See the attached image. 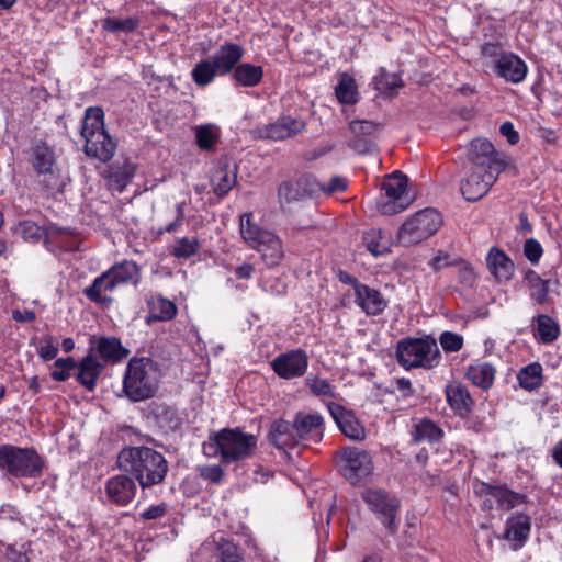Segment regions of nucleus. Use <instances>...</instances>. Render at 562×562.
Listing matches in <instances>:
<instances>
[{
    "instance_id": "obj_1",
    "label": "nucleus",
    "mask_w": 562,
    "mask_h": 562,
    "mask_svg": "<svg viewBox=\"0 0 562 562\" xmlns=\"http://www.w3.org/2000/svg\"><path fill=\"white\" fill-rule=\"evenodd\" d=\"M117 465L137 481L142 490L161 484L169 469L162 453L145 446L123 448L117 456Z\"/></svg>"
},
{
    "instance_id": "obj_2",
    "label": "nucleus",
    "mask_w": 562,
    "mask_h": 562,
    "mask_svg": "<svg viewBox=\"0 0 562 562\" xmlns=\"http://www.w3.org/2000/svg\"><path fill=\"white\" fill-rule=\"evenodd\" d=\"M258 447V438L241 428H224L215 431L203 443V451L209 457H220L225 464L252 457Z\"/></svg>"
},
{
    "instance_id": "obj_3",
    "label": "nucleus",
    "mask_w": 562,
    "mask_h": 562,
    "mask_svg": "<svg viewBox=\"0 0 562 562\" xmlns=\"http://www.w3.org/2000/svg\"><path fill=\"white\" fill-rule=\"evenodd\" d=\"M245 49L237 43H224L206 59L200 60L191 70L193 82L206 87L220 76L233 74L243 59Z\"/></svg>"
},
{
    "instance_id": "obj_4",
    "label": "nucleus",
    "mask_w": 562,
    "mask_h": 562,
    "mask_svg": "<svg viewBox=\"0 0 562 562\" xmlns=\"http://www.w3.org/2000/svg\"><path fill=\"white\" fill-rule=\"evenodd\" d=\"M395 357L397 363L405 370L416 368L429 370L437 367L441 360L437 341L429 336L400 340Z\"/></svg>"
},
{
    "instance_id": "obj_5",
    "label": "nucleus",
    "mask_w": 562,
    "mask_h": 562,
    "mask_svg": "<svg viewBox=\"0 0 562 562\" xmlns=\"http://www.w3.org/2000/svg\"><path fill=\"white\" fill-rule=\"evenodd\" d=\"M157 390L155 368L150 359L132 358L123 376V392L133 402L153 397Z\"/></svg>"
},
{
    "instance_id": "obj_6",
    "label": "nucleus",
    "mask_w": 562,
    "mask_h": 562,
    "mask_svg": "<svg viewBox=\"0 0 562 562\" xmlns=\"http://www.w3.org/2000/svg\"><path fill=\"white\" fill-rule=\"evenodd\" d=\"M44 467L43 459L34 449L13 446L0 447V469L16 477H37Z\"/></svg>"
},
{
    "instance_id": "obj_7",
    "label": "nucleus",
    "mask_w": 562,
    "mask_h": 562,
    "mask_svg": "<svg viewBox=\"0 0 562 562\" xmlns=\"http://www.w3.org/2000/svg\"><path fill=\"white\" fill-rule=\"evenodd\" d=\"M440 225L441 216L436 210H422L407 218L398 228V241L404 246L416 245L432 236Z\"/></svg>"
},
{
    "instance_id": "obj_8",
    "label": "nucleus",
    "mask_w": 562,
    "mask_h": 562,
    "mask_svg": "<svg viewBox=\"0 0 562 562\" xmlns=\"http://www.w3.org/2000/svg\"><path fill=\"white\" fill-rule=\"evenodd\" d=\"M407 177L401 171L393 172L383 181L384 193L376 201L381 214L394 215L408 207L413 196L407 192Z\"/></svg>"
},
{
    "instance_id": "obj_9",
    "label": "nucleus",
    "mask_w": 562,
    "mask_h": 562,
    "mask_svg": "<svg viewBox=\"0 0 562 562\" xmlns=\"http://www.w3.org/2000/svg\"><path fill=\"white\" fill-rule=\"evenodd\" d=\"M361 498L375 517L385 526L391 535L398 530L400 499L381 488H368L361 493Z\"/></svg>"
},
{
    "instance_id": "obj_10",
    "label": "nucleus",
    "mask_w": 562,
    "mask_h": 562,
    "mask_svg": "<svg viewBox=\"0 0 562 562\" xmlns=\"http://www.w3.org/2000/svg\"><path fill=\"white\" fill-rule=\"evenodd\" d=\"M341 475L351 484L368 477L373 471V461L369 452L356 447H345L337 462Z\"/></svg>"
},
{
    "instance_id": "obj_11",
    "label": "nucleus",
    "mask_w": 562,
    "mask_h": 562,
    "mask_svg": "<svg viewBox=\"0 0 562 562\" xmlns=\"http://www.w3.org/2000/svg\"><path fill=\"white\" fill-rule=\"evenodd\" d=\"M467 159L471 165L470 168L476 170L503 172L508 166L507 156L497 151L486 138H475L470 143Z\"/></svg>"
},
{
    "instance_id": "obj_12",
    "label": "nucleus",
    "mask_w": 562,
    "mask_h": 562,
    "mask_svg": "<svg viewBox=\"0 0 562 562\" xmlns=\"http://www.w3.org/2000/svg\"><path fill=\"white\" fill-rule=\"evenodd\" d=\"M479 493L484 496L483 508L491 509L496 504L497 508L509 510L527 503V496L516 493L505 485H492L482 482Z\"/></svg>"
},
{
    "instance_id": "obj_13",
    "label": "nucleus",
    "mask_w": 562,
    "mask_h": 562,
    "mask_svg": "<svg viewBox=\"0 0 562 562\" xmlns=\"http://www.w3.org/2000/svg\"><path fill=\"white\" fill-rule=\"evenodd\" d=\"M273 372L283 380L303 376L308 368V356L303 349L289 350L271 361Z\"/></svg>"
},
{
    "instance_id": "obj_14",
    "label": "nucleus",
    "mask_w": 562,
    "mask_h": 562,
    "mask_svg": "<svg viewBox=\"0 0 562 562\" xmlns=\"http://www.w3.org/2000/svg\"><path fill=\"white\" fill-rule=\"evenodd\" d=\"M501 173L486 169L476 170L475 168H470L468 176L460 184L462 195L468 201L482 199L497 181Z\"/></svg>"
},
{
    "instance_id": "obj_15",
    "label": "nucleus",
    "mask_w": 562,
    "mask_h": 562,
    "mask_svg": "<svg viewBox=\"0 0 562 562\" xmlns=\"http://www.w3.org/2000/svg\"><path fill=\"white\" fill-rule=\"evenodd\" d=\"M305 122L291 115L280 116L277 121L258 126L256 132L262 139L283 140L305 130Z\"/></svg>"
},
{
    "instance_id": "obj_16",
    "label": "nucleus",
    "mask_w": 562,
    "mask_h": 562,
    "mask_svg": "<svg viewBox=\"0 0 562 562\" xmlns=\"http://www.w3.org/2000/svg\"><path fill=\"white\" fill-rule=\"evenodd\" d=\"M136 491L134 479L126 473L110 477L105 484L108 499L117 506L128 505L135 497Z\"/></svg>"
},
{
    "instance_id": "obj_17",
    "label": "nucleus",
    "mask_w": 562,
    "mask_h": 562,
    "mask_svg": "<svg viewBox=\"0 0 562 562\" xmlns=\"http://www.w3.org/2000/svg\"><path fill=\"white\" fill-rule=\"evenodd\" d=\"M136 173V165L127 157L114 160L103 172L111 190L123 192Z\"/></svg>"
},
{
    "instance_id": "obj_18",
    "label": "nucleus",
    "mask_w": 562,
    "mask_h": 562,
    "mask_svg": "<svg viewBox=\"0 0 562 562\" xmlns=\"http://www.w3.org/2000/svg\"><path fill=\"white\" fill-rule=\"evenodd\" d=\"M327 407L338 428L346 437L357 441L366 438L364 427L359 423L351 411L334 402L328 403Z\"/></svg>"
},
{
    "instance_id": "obj_19",
    "label": "nucleus",
    "mask_w": 562,
    "mask_h": 562,
    "mask_svg": "<svg viewBox=\"0 0 562 562\" xmlns=\"http://www.w3.org/2000/svg\"><path fill=\"white\" fill-rule=\"evenodd\" d=\"M353 137L348 146L359 154L370 153L374 149L373 138L379 130V124L367 120H355L349 124Z\"/></svg>"
},
{
    "instance_id": "obj_20",
    "label": "nucleus",
    "mask_w": 562,
    "mask_h": 562,
    "mask_svg": "<svg viewBox=\"0 0 562 562\" xmlns=\"http://www.w3.org/2000/svg\"><path fill=\"white\" fill-rule=\"evenodd\" d=\"M295 436L301 441L319 442L324 435V418L321 414L299 412L294 416Z\"/></svg>"
},
{
    "instance_id": "obj_21",
    "label": "nucleus",
    "mask_w": 562,
    "mask_h": 562,
    "mask_svg": "<svg viewBox=\"0 0 562 562\" xmlns=\"http://www.w3.org/2000/svg\"><path fill=\"white\" fill-rule=\"evenodd\" d=\"M89 342V352L99 356L104 362H119L128 353V350L122 346L120 339L116 337L92 336Z\"/></svg>"
},
{
    "instance_id": "obj_22",
    "label": "nucleus",
    "mask_w": 562,
    "mask_h": 562,
    "mask_svg": "<svg viewBox=\"0 0 562 562\" xmlns=\"http://www.w3.org/2000/svg\"><path fill=\"white\" fill-rule=\"evenodd\" d=\"M355 295L356 304L368 315L378 316L387 307V300L383 294L367 284L357 285Z\"/></svg>"
},
{
    "instance_id": "obj_23",
    "label": "nucleus",
    "mask_w": 562,
    "mask_h": 562,
    "mask_svg": "<svg viewBox=\"0 0 562 562\" xmlns=\"http://www.w3.org/2000/svg\"><path fill=\"white\" fill-rule=\"evenodd\" d=\"M85 153L91 158H95L102 162L110 161L116 150V142L105 132H98L91 134L90 137L85 139Z\"/></svg>"
},
{
    "instance_id": "obj_24",
    "label": "nucleus",
    "mask_w": 562,
    "mask_h": 562,
    "mask_svg": "<svg viewBox=\"0 0 562 562\" xmlns=\"http://www.w3.org/2000/svg\"><path fill=\"white\" fill-rule=\"evenodd\" d=\"M531 530L530 516L526 513H519L512 515L505 522L504 539L513 542V549H520L527 539Z\"/></svg>"
},
{
    "instance_id": "obj_25",
    "label": "nucleus",
    "mask_w": 562,
    "mask_h": 562,
    "mask_svg": "<svg viewBox=\"0 0 562 562\" xmlns=\"http://www.w3.org/2000/svg\"><path fill=\"white\" fill-rule=\"evenodd\" d=\"M526 63L513 53L503 54L495 64V72L512 83L521 82L527 75Z\"/></svg>"
},
{
    "instance_id": "obj_26",
    "label": "nucleus",
    "mask_w": 562,
    "mask_h": 562,
    "mask_svg": "<svg viewBox=\"0 0 562 562\" xmlns=\"http://www.w3.org/2000/svg\"><path fill=\"white\" fill-rule=\"evenodd\" d=\"M239 233L243 241L252 250L258 248L260 244H265L266 239L274 234V232L254 222L252 213H243L239 216Z\"/></svg>"
},
{
    "instance_id": "obj_27",
    "label": "nucleus",
    "mask_w": 562,
    "mask_h": 562,
    "mask_svg": "<svg viewBox=\"0 0 562 562\" xmlns=\"http://www.w3.org/2000/svg\"><path fill=\"white\" fill-rule=\"evenodd\" d=\"M103 368L104 364L98 360V357L94 353L89 352L79 363H77L78 372L76 374V379L88 391H93Z\"/></svg>"
},
{
    "instance_id": "obj_28",
    "label": "nucleus",
    "mask_w": 562,
    "mask_h": 562,
    "mask_svg": "<svg viewBox=\"0 0 562 562\" xmlns=\"http://www.w3.org/2000/svg\"><path fill=\"white\" fill-rule=\"evenodd\" d=\"M446 398L453 412L460 417L468 416L474 405L469 390L461 383L448 384L446 386Z\"/></svg>"
},
{
    "instance_id": "obj_29",
    "label": "nucleus",
    "mask_w": 562,
    "mask_h": 562,
    "mask_svg": "<svg viewBox=\"0 0 562 562\" xmlns=\"http://www.w3.org/2000/svg\"><path fill=\"white\" fill-rule=\"evenodd\" d=\"M295 432L296 428L294 427V422L290 423L284 419H279L271 425L269 439L276 448L285 451L288 448H293L300 443Z\"/></svg>"
},
{
    "instance_id": "obj_30",
    "label": "nucleus",
    "mask_w": 562,
    "mask_h": 562,
    "mask_svg": "<svg viewBox=\"0 0 562 562\" xmlns=\"http://www.w3.org/2000/svg\"><path fill=\"white\" fill-rule=\"evenodd\" d=\"M114 289L115 285L113 280L108 274V271H104L97 277L89 286L83 289V294L91 302L100 306H109L113 300L105 293L112 292Z\"/></svg>"
},
{
    "instance_id": "obj_31",
    "label": "nucleus",
    "mask_w": 562,
    "mask_h": 562,
    "mask_svg": "<svg viewBox=\"0 0 562 562\" xmlns=\"http://www.w3.org/2000/svg\"><path fill=\"white\" fill-rule=\"evenodd\" d=\"M362 243L371 255L378 257L391 251L392 236L381 228H371L363 233Z\"/></svg>"
},
{
    "instance_id": "obj_32",
    "label": "nucleus",
    "mask_w": 562,
    "mask_h": 562,
    "mask_svg": "<svg viewBox=\"0 0 562 562\" xmlns=\"http://www.w3.org/2000/svg\"><path fill=\"white\" fill-rule=\"evenodd\" d=\"M255 251L260 255V259L267 268L278 267L284 258L283 243L276 233L266 239L265 244H260Z\"/></svg>"
},
{
    "instance_id": "obj_33",
    "label": "nucleus",
    "mask_w": 562,
    "mask_h": 562,
    "mask_svg": "<svg viewBox=\"0 0 562 562\" xmlns=\"http://www.w3.org/2000/svg\"><path fill=\"white\" fill-rule=\"evenodd\" d=\"M106 271L113 280L115 288L127 283L137 285L140 279L139 267L132 260H123L115 263Z\"/></svg>"
},
{
    "instance_id": "obj_34",
    "label": "nucleus",
    "mask_w": 562,
    "mask_h": 562,
    "mask_svg": "<svg viewBox=\"0 0 562 562\" xmlns=\"http://www.w3.org/2000/svg\"><path fill=\"white\" fill-rule=\"evenodd\" d=\"M487 268L498 280H508L514 270L510 258L501 249L493 247L486 257Z\"/></svg>"
},
{
    "instance_id": "obj_35",
    "label": "nucleus",
    "mask_w": 562,
    "mask_h": 562,
    "mask_svg": "<svg viewBox=\"0 0 562 562\" xmlns=\"http://www.w3.org/2000/svg\"><path fill=\"white\" fill-rule=\"evenodd\" d=\"M495 373L496 370L490 362L475 361L468 367L465 376L474 385L488 390L494 383Z\"/></svg>"
},
{
    "instance_id": "obj_36",
    "label": "nucleus",
    "mask_w": 562,
    "mask_h": 562,
    "mask_svg": "<svg viewBox=\"0 0 562 562\" xmlns=\"http://www.w3.org/2000/svg\"><path fill=\"white\" fill-rule=\"evenodd\" d=\"M31 162L38 175L52 173L56 162L54 149L46 143H37L32 149Z\"/></svg>"
},
{
    "instance_id": "obj_37",
    "label": "nucleus",
    "mask_w": 562,
    "mask_h": 562,
    "mask_svg": "<svg viewBox=\"0 0 562 562\" xmlns=\"http://www.w3.org/2000/svg\"><path fill=\"white\" fill-rule=\"evenodd\" d=\"M232 78L236 86L245 88H254L258 86L263 78V69L249 63L239 64L232 74Z\"/></svg>"
},
{
    "instance_id": "obj_38",
    "label": "nucleus",
    "mask_w": 562,
    "mask_h": 562,
    "mask_svg": "<svg viewBox=\"0 0 562 562\" xmlns=\"http://www.w3.org/2000/svg\"><path fill=\"white\" fill-rule=\"evenodd\" d=\"M237 183L236 167L231 168L228 165L221 166L216 169L212 178V188L218 198H224Z\"/></svg>"
},
{
    "instance_id": "obj_39",
    "label": "nucleus",
    "mask_w": 562,
    "mask_h": 562,
    "mask_svg": "<svg viewBox=\"0 0 562 562\" xmlns=\"http://www.w3.org/2000/svg\"><path fill=\"white\" fill-rule=\"evenodd\" d=\"M535 337L542 344H552L560 335V325L551 316L539 314L535 317Z\"/></svg>"
},
{
    "instance_id": "obj_40",
    "label": "nucleus",
    "mask_w": 562,
    "mask_h": 562,
    "mask_svg": "<svg viewBox=\"0 0 562 562\" xmlns=\"http://www.w3.org/2000/svg\"><path fill=\"white\" fill-rule=\"evenodd\" d=\"M335 94L342 104H355L359 100V92L356 80L347 72L339 76L338 83L335 88Z\"/></svg>"
},
{
    "instance_id": "obj_41",
    "label": "nucleus",
    "mask_w": 562,
    "mask_h": 562,
    "mask_svg": "<svg viewBox=\"0 0 562 562\" xmlns=\"http://www.w3.org/2000/svg\"><path fill=\"white\" fill-rule=\"evenodd\" d=\"M542 371V366L539 362H532L524 367L517 373L519 385L527 391L539 389L543 382Z\"/></svg>"
},
{
    "instance_id": "obj_42",
    "label": "nucleus",
    "mask_w": 562,
    "mask_h": 562,
    "mask_svg": "<svg viewBox=\"0 0 562 562\" xmlns=\"http://www.w3.org/2000/svg\"><path fill=\"white\" fill-rule=\"evenodd\" d=\"M442 437V429L427 418L416 424L412 431V438L415 442L428 441L429 443H436L439 442Z\"/></svg>"
},
{
    "instance_id": "obj_43",
    "label": "nucleus",
    "mask_w": 562,
    "mask_h": 562,
    "mask_svg": "<svg viewBox=\"0 0 562 562\" xmlns=\"http://www.w3.org/2000/svg\"><path fill=\"white\" fill-rule=\"evenodd\" d=\"M98 132H105L104 128V112L99 106H89L85 112V119L80 130L81 136L87 139L91 134Z\"/></svg>"
},
{
    "instance_id": "obj_44",
    "label": "nucleus",
    "mask_w": 562,
    "mask_h": 562,
    "mask_svg": "<svg viewBox=\"0 0 562 562\" xmlns=\"http://www.w3.org/2000/svg\"><path fill=\"white\" fill-rule=\"evenodd\" d=\"M177 311V306L172 301L158 296L150 303L149 319L168 322L176 317Z\"/></svg>"
},
{
    "instance_id": "obj_45",
    "label": "nucleus",
    "mask_w": 562,
    "mask_h": 562,
    "mask_svg": "<svg viewBox=\"0 0 562 562\" xmlns=\"http://www.w3.org/2000/svg\"><path fill=\"white\" fill-rule=\"evenodd\" d=\"M218 139L220 128L215 124H203L195 127V142L200 149H213Z\"/></svg>"
},
{
    "instance_id": "obj_46",
    "label": "nucleus",
    "mask_w": 562,
    "mask_h": 562,
    "mask_svg": "<svg viewBox=\"0 0 562 562\" xmlns=\"http://www.w3.org/2000/svg\"><path fill=\"white\" fill-rule=\"evenodd\" d=\"M527 278L530 281V296L539 304H544L548 299L551 284H555V280H543L535 271H529Z\"/></svg>"
},
{
    "instance_id": "obj_47",
    "label": "nucleus",
    "mask_w": 562,
    "mask_h": 562,
    "mask_svg": "<svg viewBox=\"0 0 562 562\" xmlns=\"http://www.w3.org/2000/svg\"><path fill=\"white\" fill-rule=\"evenodd\" d=\"M140 20L137 16H130L126 19H116L106 16L102 21V29L108 33H132L139 26Z\"/></svg>"
},
{
    "instance_id": "obj_48",
    "label": "nucleus",
    "mask_w": 562,
    "mask_h": 562,
    "mask_svg": "<svg viewBox=\"0 0 562 562\" xmlns=\"http://www.w3.org/2000/svg\"><path fill=\"white\" fill-rule=\"evenodd\" d=\"M373 86L381 93L392 94L396 89L403 87V81L400 76L381 68L380 72L373 78Z\"/></svg>"
},
{
    "instance_id": "obj_49",
    "label": "nucleus",
    "mask_w": 562,
    "mask_h": 562,
    "mask_svg": "<svg viewBox=\"0 0 562 562\" xmlns=\"http://www.w3.org/2000/svg\"><path fill=\"white\" fill-rule=\"evenodd\" d=\"M200 248V241L198 238H179L171 250L172 256L178 259H188L194 256Z\"/></svg>"
},
{
    "instance_id": "obj_50",
    "label": "nucleus",
    "mask_w": 562,
    "mask_h": 562,
    "mask_svg": "<svg viewBox=\"0 0 562 562\" xmlns=\"http://www.w3.org/2000/svg\"><path fill=\"white\" fill-rule=\"evenodd\" d=\"M305 385L311 393L317 397H336L334 386L326 380L317 375H308L305 379Z\"/></svg>"
},
{
    "instance_id": "obj_51",
    "label": "nucleus",
    "mask_w": 562,
    "mask_h": 562,
    "mask_svg": "<svg viewBox=\"0 0 562 562\" xmlns=\"http://www.w3.org/2000/svg\"><path fill=\"white\" fill-rule=\"evenodd\" d=\"M310 179L307 177L300 178L295 182H283L280 184L278 194L281 201H285L290 203L292 201L299 200L301 194V189L304 183H308Z\"/></svg>"
},
{
    "instance_id": "obj_52",
    "label": "nucleus",
    "mask_w": 562,
    "mask_h": 562,
    "mask_svg": "<svg viewBox=\"0 0 562 562\" xmlns=\"http://www.w3.org/2000/svg\"><path fill=\"white\" fill-rule=\"evenodd\" d=\"M76 368L77 362L72 357L58 358L54 362V370L50 372V376L57 382L67 381Z\"/></svg>"
},
{
    "instance_id": "obj_53",
    "label": "nucleus",
    "mask_w": 562,
    "mask_h": 562,
    "mask_svg": "<svg viewBox=\"0 0 562 562\" xmlns=\"http://www.w3.org/2000/svg\"><path fill=\"white\" fill-rule=\"evenodd\" d=\"M154 414L158 423L162 427L176 429L180 426L181 422L175 408L167 405H159L155 408Z\"/></svg>"
},
{
    "instance_id": "obj_54",
    "label": "nucleus",
    "mask_w": 562,
    "mask_h": 562,
    "mask_svg": "<svg viewBox=\"0 0 562 562\" xmlns=\"http://www.w3.org/2000/svg\"><path fill=\"white\" fill-rule=\"evenodd\" d=\"M37 353L44 361L53 360L58 353L57 340L53 336L43 337Z\"/></svg>"
},
{
    "instance_id": "obj_55",
    "label": "nucleus",
    "mask_w": 562,
    "mask_h": 562,
    "mask_svg": "<svg viewBox=\"0 0 562 562\" xmlns=\"http://www.w3.org/2000/svg\"><path fill=\"white\" fill-rule=\"evenodd\" d=\"M439 342L446 352H457L463 347V337L451 331H443Z\"/></svg>"
},
{
    "instance_id": "obj_56",
    "label": "nucleus",
    "mask_w": 562,
    "mask_h": 562,
    "mask_svg": "<svg viewBox=\"0 0 562 562\" xmlns=\"http://www.w3.org/2000/svg\"><path fill=\"white\" fill-rule=\"evenodd\" d=\"M524 254L532 265H537L543 254V249L538 240L529 238L525 241Z\"/></svg>"
},
{
    "instance_id": "obj_57",
    "label": "nucleus",
    "mask_w": 562,
    "mask_h": 562,
    "mask_svg": "<svg viewBox=\"0 0 562 562\" xmlns=\"http://www.w3.org/2000/svg\"><path fill=\"white\" fill-rule=\"evenodd\" d=\"M317 187L319 190L328 194L344 192L347 189V180L342 177L335 176L330 179V181L327 184L317 183Z\"/></svg>"
},
{
    "instance_id": "obj_58",
    "label": "nucleus",
    "mask_w": 562,
    "mask_h": 562,
    "mask_svg": "<svg viewBox=\"0 0 562 562\" xmlns=\"http://www.w3.org/2000/svg\"><path fill=\"white\" fill-rule=\"evenodd\" d=\"M458 278L463 285L472 286L476 280V274L471 266L460 261L458 263Z\"/></svg>"
},
{
    "instance_id": "obj_59",
    "label": "nucleus",
    "mask_w": 562,
    "mask_h": 562,
    "mask_svg": "<svg viewBox=\"0 0 562 562\" xmlns=\"http://www.w3.org/2000/svg\"><path fill=\"white\" fill-rule=\"evenodd\" d=\"M184 202L176 204V218L169 223L165 228L159 229V234L177 232L183 224L184 214Z\"/></svg>"
},
{
    "instance_id": "obj_60",
    "label": "nucleus",
    "mask_w": 562,
    "mask_h": 562,
    "mask_svg": "<svg viewBox=\"0 0 562 562\" xmlns=\"http://www.w3.org/2000/svg\"><path fill=\"white\" fill-rule=\"evenodd\" d=\"M201 476L212 483H220L224 476V471L220 465H206L200 471Z\"/></svg>"
},
{
    "instance_id": "obj_61",
    "label": "nucleus",
    "mask_w": 562,
    "mask_h": 562,
    "mask_svg": "<svg viewBox=\"0 0 562 562\" xmlns=\"http://www.w3.org/2000/svg\"><path fill=\"white\" fill-rule=\"evenodd\" d=\"M167 513V505L165 503H160L157 505H153L142 512L139 514L140 519L143 520H155L164 517Z\"/></svg>"
},
{
    "instance_id": "obj_62",
    "label": "nucleus",
    "mask_w": 562,
    "mask_h": 562,
    "mask_svg": "<svg viewBox=\"0 0 562 562\" xmlns=\"http://www.w3.org/2000/svg\"><path fill=\"white\" fill-rule=\"evenodd\" d=\"M499 133L504 136L510 145H516L519 142V134L514 128L512 122L506 121L499 127Z\"/></svg>"
},
{
    "instance_id": "obj_63",
    "label": "nucleus",
    "mask_w": 562,
    "mask_h": 562,
    "mask_svg": "<svg viewBox=\"0 0 562 562\" xmlns=\"http://www.w3.org/2000/svg\"><path fill=\"white\" fill-rule=\"evenodd\" d=\"M5 558L9 562H29L24 546H22L20 550L9 546L5 549Z\"/></svg>"
},
{
    "instance_id": "obj_64",
    "label": "nucleus",
    "mask_w": 562,
    "mask_h": 562,
    "mask_svg": "<svg viewBox=\"0 0 562 562\" xmlns=\"http://www.w3.org/2000/svg\"><path fill=\"white\" fill-rule=\"evenodd\" d=\"M429 265H430V267L432 268L434 271H439V270H441L445 267H448V266H451V265H456V262L450 260V257H449L448 254L439 251L429 261Z\"/></svg>"
}]
</instances>
